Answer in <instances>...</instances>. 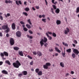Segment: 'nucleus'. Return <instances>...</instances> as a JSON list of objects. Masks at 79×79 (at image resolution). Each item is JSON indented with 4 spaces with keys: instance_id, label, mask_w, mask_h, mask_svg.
<instances>
[{
    "instance_id": "9d476101",
    "label": "nucleus",
    "mask_w": 79,
    "mask_h": 79,
    "mask_svg": "<svg viewBox=\"0 0 79 79\" xmlns=\"http://www.w3.org/2000/svg\"><path fill=\"white\" fill-rule=\"evenodd\" d=\"M15 3L16 5H18V6L19 5V4L20 5H22V2H21V1L20 0H19V1L18 0H16L15 1Z\"/></svg>"
},
{
    "instance_id": "49530a36",
    "label": "nucleus",
    "mask_w": 79,
    "mask_h": 79,
    "mask_svg": "<svg viewBox=\"0 0 79 79\" xmlns=\"http://www.w3.org/2000/svg\"><path fill=\"white\" fill-rule=\"evenodd\" d=\"M13 3V2L10 0H9L8 1V3Z\"/></svg>"
},
{
    "instance_id": "8fccbe9b",
    "label": "nucleus",
    "mask_w": 79,
    "mask_h": 79,
    "mask_svg": "<svg viewBox=\"0 0 79 79\" xmlns=\"http://www.w3.org/2000/svg\"><path fill=\"white\" fill-rule=\"evenodd\" d=\"M33 61H32L30 63V65H33Z\"/></svg>"
},
{
    "instance_id": "13d9d810",
    "label": "nucleus",
    "mask_w": 79,
    "mask_h": 79,
    "mask_svg": "<svg viewBox=\"0 0 79 79\" xmlns=\"http://www.w3.org/2000/svg\"><path fill=\"white\" fill-rule=\"evenodd\" d=\"M47 45H48V44L47 43H46L44 44V46L45 47H47Z\"/></svg>"
},
{
    "instance_id": "4468645a",
    "label": "nucleus",
    "mask_w": 79,
    "mask_h": 79,
    "mask_svg": "<svg viewBox=\"0 0 79 79\" xmlns=\"http://www.w3.org/2000/svg\"><path fill=\"white\" fill-rule=\"evenodd\" d=\"M37 54L39 56H42V52H41L40 51L37 52Z\"/></svg>"
},
{
    "instance_id": "6e6552de",
    "label": "nucleus",
    "mask_w": 79,
    "mask_h": 79,
    "mask_svg": "<svg viewBox=\"0 0 79 79\" xmlns=\"http://www.w3.org/2000/svg\"><path fill=\"white\" fill-rule=\"evenodd\" d=\"M12 29L13 30H15L16 29V25L15 23H13L11 25Z\"/></svg>"
},
{
    "instance_id": "a18cd8bd",
    "label": "nucleus",
    "mask_w": 79,
    "mask_h": 79,
    "mask_svg": "<svg viewBox=\"0 0 79 79\" xmlns=\"http://www.w3.org/2000/svg\"><path fill=\"white\" fill-rule=\"evenodd\" d=\"M23 76V73H20L18 74V76L19 77H21V76Z\"/></svg>"
},
{
    "instance_id": "e2e57ef3",
    "label": "nucleus",
    "mask_w": 79,
    "mask_h": 79,
    "mask_svg": "<svg viewBox=\"0 0 79 79\" xmlns=\"http://www.w3.org/2000/svg\"><path fill=\"white\" fill-rule=\"evenodd\" d=\"M42 17H43V18H45V15H42Z\"/></svg>"
},
{
    "instance_id": "b1692460",
    "label": "nucleus",
    "mask_w": 79,
    "mask_h": 79,
    "mask_svg": "<svg viewBox=\"0 0 79 79\" xmlns=\"http://www.w3.org/2000/svg\"><path fill=\"white\" fill-rule=\"evenodd\" d=\"M38 74L39 76H42V72L41 71H39L38 73Z\"/></svg>"
},
{
    "instance_id": "2f4dec72",
    "label": "nucleus",
    "mask_w": 79,
    "mask_h": 79,
    "mask_svg": "<svg viewBox=\"0 0 79 79\" xmlns=\"http://www.w3.org/2000/svg\"><path fill=\"white\" fill-rule=\"evenodd\" d=\"M30 9H29V7H26L25 9V10L26 11H29Z\"/></svg>"
},
{
    "instance_id": "9b49d317",
    "label": "nucleus",
    "mask_w": 79,
    "mask_h": 79,
    "mask_svg": "<svg viewBox=\"0 0 79 79\" xmlns=\"http://www.w3.org/2000/svg\"><path fill=\"white\" fill-rule=\"evenodd\" d=\"M0 56H2V59L3 60H6V58H4L3 57L5 56V55H4V54H3V53H1Z\"/></svg>"
},
{
    "instance_id": "0e129e2a",
    "label": "nucleus",
    "mask_w": 79,
    "mask_h": 79,
    "mask_svg": "<svg viewBox=\"0 0 79 79\" xmlns=\"http://www.w3.org/2000/svg\"><path fill=\"white\" fill-rule=\"evenodd\" d=\"M49 52H53V49H49Z\"/></svg>"
},
{
    "instance_id": "c85d7f7f",
    "label": "nucleus",
    "mask_w": 79,
    "mask_h": 79,
    "mask_svg": "<svg viewBox=\"0 0 79 79\" xmlns=\"http://www.w3.org/2000/svg\"><path fill=\"white\" fill-rule=\"evenodd\" d=\"M4 15L6 18H7L8 16H10V13H7V15L5 14H4Z\"/></svg>"
},
{
    "instance_id": "a878e982",
    "label": "nucleus",
    "mask_w": 79,
    "mask_h": 79,
    "mask_svg": "<svg viewBox=\"0 0 79 79\" xmlns=\"http://www.w3.org/2000/svg\"><path fill=\"white\" fill-rule=\"evenodd\" d=\"M27 21L28 23H29V24H30V25H32V23H31V19H28Z\"/></svg>"
},
{
    "instance_id": "cd10ccee",
    "label": "nucleus",
    "mask_w": 79,
    "mask_h": 79,
    "mask_svg": "<svg viewBox=\"0 0 79 79\" xmlns=\"http://www.w3.org/2000/svg\"><path fill=\"white\" fill-rule=\"evenodd\" d=\"M72 56L73 58H75L76 57V55H75V54L73 53L72 55Z\"/></svg>"
},
{
    "instance_id": "a19ab883",
    "label": "nucleus",
    "mask_w": 79,
    "mask_h": 79,
    "mask_svg": "<svg viewBox=\"0 0 79 79\" xmlns=\"http://www.w3.org/2000/svg\"><path fill=\"white\" fill-rule=\"evenodd\" d=\"M52 6L54 10H56V5H53Z\"/></svg>"
},
{
    "instance_id": "6ab92c4d",
    "label": "nucleus",
    "mask_w": 79,
    "mask_h": 79,
    "mask_svg": "<svg viewBox=\"0 0 79 79\" xmlns=\"http://www.w3.org/2000/svg\"><path fill=\"white\" fill-rule=\"evenodd\" d=\"M56 23L57 25H59V24H61V21L60 20H57L56 21Z\"/></svg>"
},
{
    "instance_id": "79ce46f5",
    "label": "nucleus",
    "mask_w": 79,
    "mask_h": 79,
    "mask_svg": "<svg viewBox=\"0 0 79 79\" xmlns=\"http://www.w3.org/2000/svg\"><path fill=\"white\" fill-rule=\"evenodd\" d=\"M20 23L21 24H25V23L23 21H21Z\"/></svg>"
},
{
    "instance_id": "69168bd1",
    "label": "nucleus",
    "mask_w": 79,
    "mask_h": 79,
    "mask_svg": "<svg viewBox=\"0 0 79 79\" xmlns=\"http://www.w3.org/2000/svg\"><path fill=\"white\" fill-rule=\"evenodd\" d=\"M57 3H58V2H57V1H56L55 2H54L53 4H54V5H56Z\"/></svg>"
},
{
    "instance_id": "7c9ffc66",
    "label": "nucleus",
    "mask_w": 79,
    "mask_h": 79,
    "mask_svg": "<svg viewBox=\"0 0 79 79\" xmlns=\"http://www.w3.org/2000/svg\"><path fill=\"white\" fill-rule=\"evenodd\" d=\"M76 12L77 13H79V7H78L77 8Z\"/></svg>"
},
{
    "instance_id": "a211bd4d",
    "label": "nucleus",
    "mask_w": 79,
    "mask_h": 79,
    "mask_svg": "<svg viewBox=\"0 0 79 79\" xmlns=\"http://www.w3.org/2000/svg\"><path fill=\"white\" fill-rule=\"evenodd\" d=\"M2 73L4 74H8V72L5 70H3L2 71Z\"/></svg>"
},
{
    "instance_id": "bf43d9fd",
    "label": "nucleus",
    "mask_w": 79,
    "mask_h": 79,
    "mask_svg": "<svg viewBox=\"0 0 79 79\" xmlns=\"http://www.w3.org/2000/svg\"><path fill=\"white\" fill-rule=\"evenodd\" d=\"M3 64V62L2 61H0V66L2 65Z\"/></svg>"
},
{
    "instance_id": "412c9836",
    "label": "nucleus",
    "mask_w": 79,
    "mask_h": 79,
    "mask_svg": "<svg viewBox=\"0 0 79 79\" xmlns=\"http://www.w3.org/2000/svg\"><path fill=\"white\" fill-rule=\"evenodd\" d=\"M26 26L28 28V29H31V26L30 25H29V24H27L26 25Z\"/></svg>"
},
{
    "instance_id": "37998d69",
    "label": "nucleus",
    "mask_w": 79,
    "mask_h": 79,
    "mask_svg": "<svg viewBox=\"0 0 79 79\" xmlns=\"http://www.w3.org/2000/svg\"><path fill=\"white\" fill-rule=\"evenodd\" d=\"M28 32L29 33H30V34H33V32L31 30H29Z\"/></svg>"
},
{
    "instance_id": "4d7b16f0",
    "label": "nucleus",
    "mask_w": 79,
    "mask_h": 79,
    "mask_svg": "<svg viewBox=\"0 0 79 79\" xmlns=\"http://www.w3.org/2000/svg\"><path fill=\"white\" fill-rule=\"evenodd\" d=\"M69 76V73H67L65 74V77H67V76Z\"/></svg>"
},
{
    "instance_id": "c03bdc74",
    "label": "nucleus",
    "mask_w": 79,
    "mask_h": 79,
    "mask_svg": "<svg viewBox=\"0 0 79 79\" xmlns=\"http://www.w3.org/2000/svg\"><path fill=\"white\" fill-rule=\"evenodd\" d=\"M27 57H28V58H29L31 60H32V57H31V56H30L29 55H28Z\"/></svg>"
},
{
    "instance_id": "f3484780",
    "label": "nucleus",
    "mask_w": 79,
    "mask_h": 79,
    "mask_svg": "<svg viewBox=\"0 0 79 79\" xmlns=\"http://www.w3.org/2000/svg\"><path fill=\"white\" fill-rule=\"evenodd\" d=\"M5 63L6 64H8V65H10L11 64V63L8 60H6L5 61Z\"/></svg>"
},
{
    "instance_id": "423d86ee",
    "label": "nucleus",
    "mask_w": 79,
    "mask_h": 79,
    "mask_svg": "<svg viewBox=\"0 0 79 79\" xmlns=\"http://www.w3.org/2000/svg\"><path fill=\"white\" fill-rule=\"evenodd\" d=\"M73 53L76 54L77 55H78V54L79 53V52L78 51V50L76 49H74L73 50Z\"/></svg>"
},
{
    "instance_id": "aec40b11",
    "label": "nucleus",
    "mask_w": 79,
    "mask_h": 79,
    "mask_svg": "<svg viewBox=\"0 0 79 79\" xmlns=\"http://www.w3.org/2000/svg\"><path fill=\"white\" fill-rule=\"evenodd\" d=\"M60 65L62 67V68H64V64L63 62H61L60 63Z\"/></svg>"
},
{
    "instance_id": "20e7f679",
    "label": "nucleus",
    "mask_w": 79,
    "mask_h": 79,
    "mask_svg": "<svg viewBox=\"0 0 79 79\" xmlns=\"http://www.w3.org/2000/svg\"><path fill=\"white\" fill-rule=\"evenodd\" d=\"M10 42L11 45H13L15 44V40L13 38H11L10 40Z\"/></svg>"
},
{
    "instance_id": "58836bf2",
    "label": "nucleus",
    "mask_w": 79,
    "mask_h": 79,
    "mask_svg": "<svg viewBox=\"0 0 79 79\" xmlns=\"http://www.w3.org/2000/svg\"><path fill=\"white\" fill-rule=\"evenodd\" d=\"M42 21L44 23H46V19H42Z\"/></svg>"
},
{
    "instance_id": "6e6d98bb",
    "label": "nucleus",
    "mask_w": 79,
    "mask_h": 79,
    "mask_svg": "<svg viewBox=\"0 0 79 79\" xmlns=\"http://www.w3.org/2000/svg\"><path fill=\"white\" fill-rule=\"evenodd\" d=\"M5 2L7 4L8 3V0H6L5 1Z\"/></svg>"
},
{
    "instance_id": "f8f14e48",
    "label": "nucleus",
    "mask_w": 79,
    "mask_h": 79,
    "mask_svg": "<svg viewBox=\"0 0 79 79\" xmlns=\"http://www.w3.org/2000/svg\"><path fill=\"white\" fill-rule=\"evenodd\" d=\"M6 29V30L5 31V32H6V33H8L10 31V28H9L8 26L7 27Z\"/></svg>"
},
{
    "instance_id": "4c0bfd02",
    "label": "nucleus",
    "mask_w": 79,
    "mask_h": 79,
    "mask_svg": "<svg viewBox=\"0 0 79 79\" xmlns=\"http://www.w3.org/2000/svg\"><path fill=\"white\" fill-rule=\"evenodd\" d=\"M23 30L24 31H25L26 32H27V31H28V29H27V28L26 27H24L23 28Z\"/></svg>"
},
{
    "instance_id": "774afa93",
    "label": "nucleus",
    "mask_w": 79,
    "mask_h": 79,
    "mask_svg": "<svg viewBox=\"0 0 79 79\" xmlns=\"http://www.w3.org/2000/svg\"><path fill=\"white\" fill-rule=\"evenodd\" d=\"M42 16L41 15H39V18H42Z\"/></svg>"
},
{
    "instance_id": "c756f323",
    "label": "nucleus",
    "mask_w": 79,
    "mask_h": 79,
    "mask_svg": "<svg viewBox=\"0 0 79 79\" xmlns=\"http://www.w3.org/2000/svg\"><path fill=\"white\" fill-rule=\"evenodd\" d=\"M62 44L64 45V46H66V47H68V45L67 44V43H65L64 42H63L62 43Z\"/></svg>"
},
{
    "instance_id": "ddd939ff",
    "label": "nucleus",
    "mask_w": 79,
    "mask_h": 79,
    "mask_svg": "<svg viewBox=\"0 0 79 79\" xmlns=\"http://www.w3.org/2000/svg\"><path fill=\"white\" fill-rule=\"evenodd\" d=\"M46 35L49 38V40H52V37L50 36H49V35H48V33H46Z\"/></svg>"
},
{
    "instance_id": "c9c22d12",
    "label": "nucleus",
    "mask_w": 79,
    "mask_h": 79,
    "mask_svg": "<svg viewBox=\"0 0 79 79\" xmlns=\"http://www.w3.org/2000/svg\"><path fill=\"white\" fill-rule=\"evenodd\" d=\"M39 71V69H36L35 70V72L36 73H38Z\"/></svg>"
},
{
    "instance_id": "5701e85b",
    "label": "nucleus",
    "mask_w": 79,
    "mask_h": 79,
    "mask_svg": "<svg viewBox=\"0 0 79 79\" xmlns=\"http://www.w3.org/2000/svg\"><path fill=\"white\" fill-rule=\"evenodd\" d=\"M5 56H8V53L6 52H3V53Z\"/></svg>"
},
{
    "instance_id": "de8ad7c7",
    "label": "nucleus",
    "mask_w": 79,
    "mask_h": 79,
    "mask_svg": "<svg viewBox=\"0 0 79 79\" xmlns=\"http://www.w3.org/2000/svg\"><path fill=\"white\" fill-rule=\"evenodd\" d=\"M32 53L33 55H37V53L35 52H33Z\"/></svg>"
},
{
    "instance_id": "393cba45",
    "label": "nucleus",
    "mask_w": 79,
    "mask_h": 79,
    "mask_svg": "<svg viewBox=\"0 0 79 79\" xmlns=\"http://www.w3.org/2000/svg\"><path fill=\"white\" fill-rule=\"evenodd\" d=\"M14 49L15 50H18L19 49V48L18 47H14Z\"/></svg>"
},
{
    "instance_id": "680f3d73",
    "label": "nucleus",
    "mask_w": 79,
    "mask_h": 79,
    "mask_svg": "<svg viewBox=\"0 0 79 79\" xmlns=\"http://www.w3.org/2000/svg\"><path fill=\"white\" fill-rule=\"evenodd\" d=\"M71 73L72 74H74V72L73 71H72L71 72Z\"/></svg>"
},
{
    "instance_id": "f704fd0d",
    "label": "nucleus",
    "mask_w": 79,
    "mask_h": 79,
    "mask_svg": "<svg viewBox=\"0 0 79 79\" xmlns=\"http://www.w3.org/2000/svg\"><path fill=\"white\" fill-rule=\"evenodd\" d=\"M52 36L54 37H56V34L55 32H53L52 33Z\"/></svg>"
},
{
    "instance_id": "72a5a7b5",
    "label": "nucleus",
    "mask_w": 79,
    "mask_h": 79,
    "mask_svg": "<svg viewBox=\"0 0 79 79\" xmlns=\"http://www.w3.org/2000/svg\"><path fill=\"white\" fill-rule=\"evenodd\" d=\"M23 15H25V16H28V14L26 12H23Z\"/></svg>"
},
{
    "instance_id": "f257e3e1",
    "label": "nucleus",
    "mask_w": 79,
    "mask_h": 79,
    "mask_svg": "<svg viewBox=\"0 0 79 79\" xmlns=\"http://www.w3.org/2000/svg\"><path fill=\"white\" fill-rule=\"evenodd\" d=\"M13 65L14 67L16 68H19V67L21 64V63L19 61V60H16L15 62V63H13Z\"/></svg>"
},
{
    "instance_id": "052dcab7",
    "label": "nucleus",
    "mask_w": 79,
    "mask_h": 79,
    "mask_svg": "<svg viewBox=\"0 0 79 79\" xmlns=\"http://www.w3.org/2000/svg\"><path fill=\"white\" fill-rule=\"evenodd\" d=\"M48 32L49 34H50V35H52V32L48 31Z\"/></svg>"
},
{
    "instance_id": "09e8293b",
    "label": "nucleus",
    "mask_w": 79,
    "mask_h": 79,
    "mask_svg": "<svg viewBox=\"0 0 79 79\" xmlns=\"http://www.w3.org/2000/svg\"><path fill=\"white\" fill-rule=\"evenodd\" d=\"M0 19L2 20L3 19V17L2 15H0Z\"/></svg>"
},
{
    "instance_id": "864d4df0",
    "label": "nucleus",
    "mask_w": 79,
    "mask_h": 79,
    "mask_svg": "<svg viewBox=\"0 0 79 79\" xmlns=\"http://www.w3.org/2000/svg\"><path fill=\"white\" fill-rule=\"evenodd\" d=\"M74 44H77V41L76 40H74Z\"/></svg>"
},
{
    "instance_id": "338daca9",
    "label": "nucleus",
    "mask_w": 79,
    "mask_h": 79,
    "mask_svg": "<svg viewBox=\"0 0 79 79\" xmlns=\"http://www.w3.org/2000/svg\"><path fill=\"white\" fill-rule=\"evenodd\" d=\"M57 52H58V53H61V51L60 50H58L57 51Z\"/></svg>"
},
{
    "instance_id": "7ed1b4c3",
    "label": "nucleus",
    "mask_w": 79,
    "mask_h": 79,
    "mask_svg": "<svg viewBox=\"0 0 79 79\" xmlns=\"http://www.w3.org/2000/svg\"><path fill=\"white\" fill-rule=\"evenodd\" d=\"M51 65V64L49 62L43 65V68L44 69H47L48 68V66H50Z\"/></svg>"
},
{
    "instance_id": "f03ea898",
    "label": "nucleus",
    "mask_w": 79,
    "mask_h": 79,
    "mask_svg": "<svg viewBox=\"0 0 79 79\" xmlns=\"http://www.w3.org/2000/svg\"><path fill=\"white\" fill-rule=\"evenodd\" d=\"M44 39H41V40L40 41V44L41 47H43V45H44V43H46L47 42V38L45 37H44Z\"/></svg>"
},
{
    "instance_id": "3c124183",
    "label": "nucleus",
    "mask_w": 79,
    "mask_h": 79,
    "mask_svg": "<svg viewBox=\"0 0 79 79\" xmlns=\"http://www.w3.org/2000/svg\"><path fill=\"white\" fill-rule=\"evenodd\" d=\"M55 50L57 52V51H58V50H59V49H58V48L55 47Z\"/></svg>"
},
{
    "instance_id": "473e14b6",
    "label": "nucleus",
    "mask_w": 79,
    "mask_h": 79,
    "mask_svg": "<svg viewBox=\"0 0 79 79\" xmlns=\"http://www.w3.org/2000/svg\"><path fill=\"white\" fill-rule=\"evenodd\" d=\"M65 54H66V53H65V51H64V52H62V56H63V57H65Z\"/></svg>"
},
{
    "instance_id": "5fc2aeb1",
    "label": "nucleus",
    "mask_w": 79,
    "mask_h": 79,
    "mask_svg": "<svg viewBox=\"0 0 79 79\" xmlns=\"http://www.w3.org/2000/svg\"><path fill=\"white\" fill-rule=\"evenodd\" d=\"M35 8L37 10H39V6H35Z\"/></svg>"
},
{
    "instance_id": "ea45409f",
    "label": "nucleus",
    "mask_w": 79,
    "mask_h": 79,
    "mask_svg": "<svg viewBox=\"0 0 79 79\" xmlns=\"http://www.w3.org/2000/svg\"><path fill=\"white\" fill-rule=\"evenodd\" d=\"M27 37H28V38H30V39H32V38H33V37H32V36H29V35H27Z\"/></svg>"
},
{
    "instance_id": "e433bc0d",
    "label": "nucleus",
    "mask_w": 79,
    "mask_h": 79,
    "mask_svg": "<svg viewBox=\"0 0 79 79\" xmlns=\"http://www.w3.org/2000/svg\"><path fill=\"white\" fill-rule=\"evenodd\" d=\"M54 10V9L53 8H51V12L52 13V14H55V13H54V11H53Z\"/></svg>"
},
{
    "instance_id": "1a4fd4ad",
    "label": "nucleus",
    "mask_w": 79,
    "mask_h": 79,
    "mask_svg": "<svg viewBox=\"0 0 79 79\" xmlns=\"http://www.w3.org/2000/svg\"><path fill=\"white\" fill-rule=\"evenodd\" d=\"M68 32H69V29L67 27L66 28V30H65L64 31V33L65 34H68Z\"/></svg>"
},
{
    "instance_id": "0eeeda50",
    "label": "nucleus",
    "mask_w": 79,
    "mask_h": 79,
    "mask_svg": "<svg viewBox=\"0 0 79 79\" xmlns=\"http://www.w3.org/2000/svg\"><path fill=\"white\" fill-rule=\"evenodd\" d=\"M8 26V24H6V25H4L2 26V29L3 30H6V29Z\"/></svg>"
},
{
    "instance_id": "dca6fc26",
    "label": "nucleus",
    "mask_w": 79,
    "mask_h": 79,
    "mask_svg": "<svg viewBox=\"0 0 79 79\" xmlns=\"http://www.w3.org/2000/svg\"><path fill=\"white\" fill-rule=\"evenodd\" d=\"M24 76H26L27 74V71H24L22 72Z\"/></svg>"
},
{
    "instance_id": "603ef678",
    "label": "nucleus",
    "mask_w": 79,
    "mask_h": 79,
    "mask_svg": "<svg viewBox=\"0 0 79 79\" xmlns=\"http://www.w3.org/2000/svg\"><path fill=\"white\" fill-rule=\"evenodd\" d=\"M6 36L7 37H10V35L8 34V33H7L6 34Z\"/></svg>"
},
{
    "instance_id": "2eb2a0df",
    "label": "nucleus",
    "mask_w": 79,
    "mask_h": 79,
    "mask_svg": "<svg viewBox=\"0 0 79 79\" xmlns=\"http://www.w3.org/2000/svg\"><path fill=\"white\" fill-rule=\"evenodd\" d=\"M19 54L21 56H24V55L23 54V51H19Z\"/></svg>"
},
{
    "instance_id": "bb28decb",
    "label": "nucleus",
    "mask_w": 79,
    "mask_h": 79,
    "mask_svg": "<svg viewBox=\"0 0 79 79\" xmlns=\"http://www.w3.org/2000/svg\"><path fill=\"white\" fill-rule=\"evenodd\" d=\"M67 52L68 53H71V49L69 48L66 50Z\"/></svg>"
},
{
    "instance_id": "4be33fe9",
    "label": "nucleus",
    "mask_w": 79,
    "mask_h": 79,
    "mask_svg": "<svg viewBox=\"0 0 79 79\" xmlns=\"http://www.w3.org/2000/svg\"><path fill=\"white\" fill-rule=\"evenodd\" d=\"M60 9H59V8H57L55 10V12L57 14H58V13H60Z\"/></svg>"
},
{
    "instance_id": "39448f33",
    "label": "nucleus",
    "mask_w": 79,
    "mask_h": 79,
    "mask_svg": "<svg viewBox=\"0 0 79 79\" xmlns=\"http://www.w3.org/2000/svg\"><path fill=\"white\" fill-rule=\"evenodd\" d=\"M16 35L18 37H20L21 36L22 33L19 31H18L16 33Z\"/></svg>"
}]
</instances>
